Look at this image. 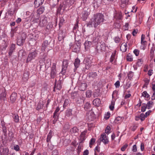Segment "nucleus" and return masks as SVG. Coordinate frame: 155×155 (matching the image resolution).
<instances>
[{
    "instance_id": "obj_9",
    "label": "nucleus",
    "mask_w": 155,
    "mask_h": 155,
    "mask_svg": "<svg viewBox=\"0 0 155 155\" xmlns=\"http://www.w3.org/2000/svg\"><path fill=\"white\" fill-rule=\"evenodd\" d=\"M84 98L82 96H79L76 99V103L78 106H80L84 103Z\"/></svg>"
},
{
    "instance_id": "obj_31",
    "label": "nucleus",
    "mask_w": 155,
    "mask_h": 155,
    "mask_svg": "<svg viewBox=\"0 0 155 155\" xmlns=\"http://www.w3.org/2000/svg\"><path fill=\"white\" fill-rule=\"evenodd\" d=\"M72 110L71 109H67L65 112V115L67 117H70L72 115Z\"/></svg>"
},
{
    "instance_id": "obj_33",
    "label": "nucleus",
    "mask_w": 155,
    "mask_h": 155,
    "mask_svg": "<svg viewBox=\"0 0 155 155\" xmlns=\"http://www.w3.org/2000/svg\"><path fill=\"white\" fill-rule=\"evenodd\" d=\"M1 149L3 150L2 152H1V153H0L1 154H3L4 155H8L9 152V150L8 148L4 149L2 147Z\"/></svg>"
},
{
    "instance_id": "obj_44",
    "label": "nucleus",
    "mask_w": 155,
    "mask_h": 155,
    "mask_svg": "<svg viewBox=\"0 0 155 155\" xmlns=\"http://www.w3.org/2000/svg\"><path fill=\"white\" fill-rule=\"evenodd\" d=\"M122 118L123 117H117L115 120L116 122L119 123L123 119Z\"/></svg>"
},
{
    "instance_id": "obj_37",
    "label": "nucleus",
    "mask_w": 155,
    "mask_h": 155,
    "mask_svg": "<svg viewBox=\"0 0 155 155\" xmlns=\"http://www.w3.org/2000/svg\"><path fill=\"white\" fill-rule=\"evenodd\" d=\"M64 21V20L63 17H61L60 18V21L59 23V28H60L63 25Z\"/></svg>"
},
{
    "instance_id": "obj_6",
    "label": "nucleus",
    "mask_w": 155,
    "mask_h": 155,
    "mask_svg": "<svg viewBox=\"0 0 155 155\" xmlns=\"http://www.w3.org/2000/svg\"><path fill=\"white\" fill-rule=\"evenodd\" d=\"M57 71L56 70V65L55 63H53L51 68L50 73V77L52 78H54L56 76Z\"/></svg>"
},
{
    "instance_id": "obj_2",
    "label": "nucleus",
    "mask_w": 155,
    "mask_h": 155,
    "mask_svg": "<svg viewBox=\"0 0 155 155\" xmlns=\"http://www.w3.org/2000/svg\"><path fill=\"white\" fill-rule=\"evenodd\" d=\"M107 47L106 46L105 43L104 42L101 41L98 43L96 46V51L97 53H99L100 51H105L106 50V48Z\"/></svg>"
},
{
    "instance_id": "obj_28",
    "label": "nucleus",
    "mask_w": 155,
    "mask_h": 155,
    "mask_svg": "<svg viewBox=\"0 0 155 155\" xmlns=\"http://www.w3.org/2000/svg\"><path fill=\"white\" fill-rule=\"evenodd\" d=\"M80 61L78 58H76L74 63V66L76 68H78L80 65Z\"/></svg>"
},
{
    "instance_id": "obj_63",
    "label": "nucleus",
    "mask_w": 155,
    "mask_h": 155,
    "mask_svg": "<svg viewBox=\"0 0 155 155\" xmlns=\"http://www.w3.org/2000/svg\"><path fill=\"white\" fill-rule=\"evenodd\" d=\"M138 32L137 29H134L132 32V35L133 36H135Z\"/></svg>"
},
{
    "instance_id": "obj_39",
    "label": "nucleus",
    "mask_w": 155,
    "mask_h": 155,
    "mask_svg": "<svg viewBox=\"0 0 155 155\" xmlns=\"http://www.w3.org/2000/svg\"><path fill=\"white\" fill-rule=\"evenodd\" d=\"M2 132L3 133L4 135L5 136V139L7 137V128L6 127H2Z\"/></svg>"
},
{
    "instance_id": "obj_61",
    "label": "nucleus",
    "mask_w": 155,
    "mask_h": 155,
    "mask_svg": "<svg viewBox=\"0 0 155 155\" xmlns=\"http://www.w3.org/2000/svg\"><path fill=\"white\" fill-rule=\"evenodd\" d=\"M59 114H53V118L54 119H58L59 118Z\"/></svg>"
},
{
    "instance_id": "obj_58",
    "label": "nucleus",
    "mask_w": 155,
    "mask_h": 155,
    "mask_svg": "<svg viewBox=\"0 0 155 155\" xmlns=\"http://www.w3.org/2000/svg\"><path fill=\"white\" fill-rule=\"evenodd\" d=\"M58 153L57 150H54L52 153V155H58Z\"/></svg>"
},
{
    "instance_id": "obj_55",
    "label": "nucleus",
    "mask_w": 155,
    "mask_h": 155,
    "mask_svg": "<svg viewBox=\"0 0 155 155\" xmlns=\"http://www.w3.org/2000/svg\"><path fill=\"white\" fill-rule=\"evenodd\" d=\"M110 130V128L109 126H107L105 130V132L106 134H108L109 133V132Z\"/></svg>"
},
{
    "instance_id": "obj_17",
    "label": "nucleus",
    "mask_w": 155,
    "mask_h": 155,
    "mask_svg": "<svg viewBox=\"0 0 155 155\" xmlns=\"http://www.w3.org/2000/svg\"><path fill=\"white\" fill-rule=\"evenodd\" d=\"M47 21L46 18H44L40 19L39 23L41 27L44 26L46 25Z\"/></svg>"
},
{
    "instance_id": "obj_16",
    "label": "nucleus",
    "mask_w": 155,
    "mask_h": 155,
    "mask_svg": "<svg viewBox=\"0 0 155 155\" xmlns=\"http://www.w3.org/2000/svg\"><path fill=\"white\" fill-rule=\"evenodd\" d=\"M87 132V131L85 130L81 133L79 138L80 140L81 141L80 142V143H83V141L85 140V135Z\"/></svg>"
},
{
    "instance_id": "obj_27",
    "label": "nucleus",
    "mask_w": 155,
    "mask_h": 155,
    "mask_svg": "<svg viewBox=\"0 0 155 155\" xmlns=\"http://www.w3.org/2000/svg\"><path fill=\"white\" fill-rule=\"evenodd\" d=\"M29 73L28 72H25L23 74V76L22 78L23 80L24 81H26L28 79Z\"/></svg>"
},
{
    "instance_id": "obj_4",
    "label": "nucleus",
    "mask_w": 155,
    "mask_h": 155,
    "mask_svg": "<svg viewBox=\"0 0 155 155\" xmlns=\"http://www.w3.org/2000/svg\"><path fill=\"white\" fill-rule=\"evenodd\" d=\"M37 52L36 50L29 53L27 57L26 63H28L31 61L32 60L34 59L37 56Z\"/></svg>"
},
{
    "instance_id": "obj_3",
    "label": "nucleus",
    "mask_w": 155,
    "mask_h": 155,
    "mask_svg": "<svg viewBox=\"0 0 155 155\" xmlns=\"http://www.w3.org/2000/svg\"><path fill=\"white\" fill-rule=\"evenodd\" d=\"M26 38V35L24 33H22L21 36L18 38L17 43L18 45L21 46L25 42V40Z\"/></svg>"
},
{
    "instance_id": "obj_42",
    "label": "nucleus",
    "mask_w": 155,
    "mask_h": 155,
    "mask_svg": "<svg viewBox=\"0 0 155 155\" xmlns=\"http://www.w3.org/2000/svg\"><path fill=\"white\" fill-rule=\"evenodd\" d=\"M114 102L113 101H112L111 102V104L109 106V108L111 110H114Z\"/></svg>"
},
{
    "instance_id": "obj_34",
    "label": "nucleus",
    "mask_w": 155,
    "mask_h": 155,
    "mask_svg": "<svg viewBox=\"0 0 155 155\" xmlns=\"http://www.w3.org/2000/svg\"><path fill=\"white\" fill-rule=\"evenodd\" d=\"M78 130L76 127H74L71 129L70 130V132L72 134H75L78 133Z\"/></svg>"
},
{
    "instance_id": "obj_13",
    "label": "nucleus",
    "mask_w": 155,
    "mask_h": 155,
    "mask_svg": "<svg viewBox=\"0 0 155 155\" xmlns=\"http://www.w3.org/2000/svg\"><path fill=\"white\" fill-rule=\"evenodd\" d=\"M49 45V43L48 41L46 40L43 43L42 45V48L41 50L42 51H45L46 48L48 47Z\"/></svg>"
},
{
    "instance_id": "obj_7",
    "label": "nucleus",
    "mask_w": 155,
    "mask_h": 155,
    "mask_svg": "<svg viewBox=\"0 0 155 155\" xmlns=\"http://www.w3.org/2000/svg\"><path fill=\"white\" fill-rule=\"evenodd\" d=\"M90 37L92 38V39L89 41H86L84 44L85 48L86 49H87L90 47L92 44L93 41L96 40L95 38L93 35L91 36Z\"/></svg>"
},
{
    "instance_id": "obj_60",
    "label": "nucleus",
    "mask_w": 155,
    "mask_h": 155,
    "mask_svg": "<svg viewBox=\"0 0 155 155\" xmlns=\"http://www.w3.org/2000/svg\"><path fill=\"white\" fill-rule=\"evenodd\" d=\"M14 149L16 151H18L20 150L19 146L18 145H16L14 146Z\"/></svg>"
},
{
    "instance_id": "obj_1",
    "label": "nucleus",
    "mask_w": 155,
    "mask_h": 155,
    "mask_svg": "<svg viewBox=\"0 0 155 155\" xmlns=\"http://www.w3.org/2000/svg\"><path fill=\"white\" fill-rule=\"evenodd\" d=\"M104 16L101 13H98L95 14L93 19L90 20L87 23V26L89 28L94 27L96 28L98 25L103 22Z\"/></svg>"
},
{
    "instance_id": "obj_24",
    "label": "nucleus",
    "mask_w": 155,
    "mask_h": 155,
    "mask_svg": "<svg viewBox=\"0 0 155 155\" xmlns=\"http://www.w3.org/2000/svg\"><path fill=\"white\" fill-rule=\"evenodd\" d=\"M108 32L107 31H104L103 35L101 37L104 40H107L108 37Z\"/></svg>"
},
{
    "instance_id": "obj_25",
    "label": "nucleus",
    "mask_w": 155,
    "mask_h": 155,
    "mask_svg": "<svg viewBox=\"0 0 155 155\" xmlns=\"http://www.w3.org/2000/svg\"><path fill=\"white\" fill-rule=\"evenodd\" d=\"M15 44H12L11 45L10 47L9 51L8 52L9 55L11 56L15 49Z\"/></svg>"
},
{
    "instance_id": "obj_40",
    "label": "nucleus",
    "mask_w": 155,
    "mask_h": 155,
    "mask_svg": "<svg viewBox=\"0 0 155 155\" xmlns=\"http://www.w3.org/2000/svg\"><path fill=\"white\" fill-rule=\"evenodd\" d=\"M90 103L87 102L84 105V108L85 110H87L90 108Z\"/></svg>"
},
{
    "instance_id": "obj_50",
    "label": "nucleus",
    "mask_w": 155,
    "mask_h": 155,
    "mask_svg": "<svg viewBox=\"0 0 155 155\" xmlns=\"http://www.w3.org/2000/svg\"><path fill=\"white\" fill-rule=\"evenodd\" d=\"M155 50V47L153 46L151 48L150 50V53L151 54V56H153V55L154 52Z\"/></svg>"
},
{
    "instance_id": "obj_18",
    "label": "nucleus",
    "mask_w": 155,
    "mask_h": 155,
    "mask_svg": "<svg viewBox=\"0 0 155 155\" xmlns=\"http://www.w3.org/2000/svg\"><path fill=\"white\" fill-rule=\"evenodd\" d=\"M93 103L94 106L98 107L101 106V101L99 99L97 98L93 101Z\"/></svg>"
},
{
    "instance_id": "obj_14",
    "label": "nucleus",
    "mask_w": 155,
    "mask_h": 155,
    "mask_svg": "<svg viewBox=\"0 0 155 155\" xmlns=\"http://www.w3.org/2000/svg\"><path fill=\"white\" fill-rule=\"evenodd\" d=\"M17 97V94L15 92H13L10 97V101L12 103H14L15 102Z\"/></svg>"
},
{
    "instance_id": "obj_36",
    "label": "nucleus",
    "mask_w": 155,
    "mask_h": 155,
    "mask_svg": "<svg viewBox=\"0 0 155 155\" xmlns=\"http://www.w3.org/2000/svg\"><path fill=\"white\" fill-rule=\"evenodd\" d=\"M74 51L76 52H78L79 51L80 48L79 46L77 45H74L73 46Z\"/></svg>"
},
{
    "instance_id": "obj_30",
    "label": "nucleus",
    "mask_w": 155,
    "mask_h": 155,
    "mask_svg": "<svg viewBox=\"0 0 155 155\" xmlns=\"http://www.w3.org/2000/svg\"><path fill=\"white\" fill-rule=\"evenodd\" d=\"M64 11V8L62 5H60L57 10V13L62 14Z\"/></svg>"
},
{
    "instance_id": "obj_20",
    "label": "nucleus",
    "mask_w": 155,
    "mask_h": 155,
    "mask_svg": "<svg viewBox=\"0 0 155 155\" xmlns=\"http://www.w3.org/2000/svg\"><path fill=\"white\" fill-rule=\"evenodd\" d=\"M8 137L9 141H11L14 137V134L12 130H8Z\"/></svg>"
},
{
    "instance_id": "obj_26",
    "label": "nucleus",
    "mask_w": 155,
    "mask_h": 155,
    "mask_svg": "<svg viewBox=\"0 0 155 155\" xmlns=\"http://www.w3.org/2000/svg\"><path fill=\"white\" fill-rule=\"evenodd\" d=\"M52 131L51 130H50L47 136L46 141L48 143V145L49 142L50 141V140L52 137Z\"/></svg>"
},
{
    "instance_id": "obj_56",
    "label": "nucleus",
    "mask_w": 155,
    "mask_h": 155,
    "mask_svg": "<svg viewBox=\"0 0 155 155\" xmlns=\"http://www.w3.org/2000/svg\"><path fill=\"white\" fill-rule=\"evenodd\" d=\"M139 50L135 49L134 51V53L136 56H138L139 54Z\"/></svg>"
},
{
    "instance_id": "obj_12",
    "label": "nucleus",
    "mask_w": 155,
    "mask_h": 155,
    "mask_svg": "<svg viewBox=\"0 0 155 155\" xmlns=\"http://www.w3.org/2000/svg\"><path fill=\"white\" fill-rule=\"evenodd\" d=\"M122 17V13L120 12L116 11L114 14V18L116 20H120Z\"/></svg>"
},
{
    "instance_id": "obj_43",
    "label": "nucleus",
    "mask_w": 155,
    "mask_h": 155,
    "mask_svg": "<svg viewBox=\"0 0 155 155\" xmlns=\"http://www.w3.org/2000/svg\"><path fill=\"white\" fill-rule=\"evenodd\" d=\"M153 102L152 101H148L147 104H145L146 106H147V108L149 109H150L152 107V105H153Z\"/></svg>"
},
{
    "instance_id": "obj_59",
    "label": "nucleus",
    "mask_w": 155,
    "mask_h": 155,
    "mask_svg": "<svg viewBox=\"0 0 155 155\" xmlns=\"http://www.w3.org/2000/svg\"><path fill=\"white\" fill-rule=\"evenodd\" d=\"M64 37V36L58 35V38L59 41H60L63 40Z\"/></svg>"
},
{
    "instance_id": "obj_62",
    "label": "nucleus",
    "mask_w": 155,
    "mask_h": 155,
    "mask_svg": "<svg viewBox=\"0 0 155 155\" xmlns=\"http://www.w3.org/2000/svg\"><path fill=\"white\" fill-rule=\"evenodd\" d=\"M120 82L119 81H117L114 84L116 87H119L120 85Z\"/></svg>"
},
{
    "instance_id": "obj_53",
    "label": "nucleus",
    "mask_w": 155,
    "mask_h": 155,
    "mask_svg": "<svg viewBox=\"0 0 155 155\" xmlns=\"http://www.w3.org/2000/svg\"><path fill=\"white\" fill-rule=\"evenodd\" d=\"M143 63V60L140 59H139L138 60V61L137 62V64L138 66H140Z\"/></svg>"
},
{
    "instance_id": "obj_23",
    "label": "nucleus",
    "mask_w": 155,
    "mask_h": 155,
    "mask_svg": "<svg viewBox=\"0 0 155 155\" xmlns=\"http://www.w3.org/2000/svg\"><path fill=\"white\" fill-rule=\"evenodd\" d=\"M87 87V84L86 83H82L79 87V89L80 91H84Z\"/></svg>"
},
{
    "instance_id": "obj_52",
    "label": "nucleus",
    "mask_w": 155,
    "mask_h": 155,
    "mask_svg": "<svg viewBox=\"0 0 155 155\" xmlns=\"http://www.w3.org/2000/svg\"><path fill=\"white\" fill-rule=\"evenodd\" d=\"M95 140L94 138H92L91 139V140L90 142V143H89L90 146L91 147V145L93 144L95 142Z\"/></svg>"
},
{
    "instance_id": "obj_29",
    "label": "nucleus",
    "mask_w": 155,
    "mask_h": 155,
    "mask_svg": "<svg viewBox=\"0 0 155 155\" xmlns=\"http://www.w3.org/2000/svg\"><path fill=\"white\" fill-rule=\"evenodd\" d=\"M101 2L102 0H94V6L99 7L101 5Z\"/></svg>"
},
{
    "instance_id": "obj_10",
    "label": "nucleus",
    "mask_w": 155,
    "mask_h": 155,
    "mask_svg": "<svg viewBox=\"0 0 155 155\" xmlns=\"http://www.w3.org/2000/svg\"><path fill=\"white\" fill-rule=\"evenodd\" d=\"M89 10L87 8H84L82 13V18L84 20H86L89 14Z\"/></svg>"
},
{
    "instance_id": "obj_48",
    "label": "nucleus",
    "mask_w": 155,
    "mask_h": 155,
    "mask_svg": "<svg viewBox=\"0 0 155 155\" xmlns=\"http://www.w3.org/2000/svg\"><path fill=\"white\" fill-rule=\"evenodd\" d=\"M144 104V105L142 106L141 107V111L143 112H144V111H145L146 110V109H147V106H146L145 105V104Z\"/></svg>"
},
{
    "instance_id": "obj_57",
    "label": "nucleus",
    "mask_w": 155,
    "mask_h": 155,
    "mask_svg": "<svg viewBox=\"0 0 155 155\" xmlns=\"http://www.w3.org/2000/svg\"><path fill=\"white\" fill-rule=\"evenodd\" d=\"M110 113L107 112L106 114H105L104 118L107 120L110 117Z\"/></svg>"
},
{
    "instance_id": "obj_41",
    "label": "nucleus",
    "mask_w": 155,
    "mask_h": 155,
    "mask_svg": "<svg viewBox=\"0 0 155 155\" xmlns=\"http://www.w3.org/2000/svg\"><path fill=\"white\" fill-rule=\"evenodd\" d=\"M14 121L16 123H18L19 121V116L17 114L14 115Z\"/></svg>"
},
{
    "instance_id": "obj_22",
    "label": "nucleus",
    "mask_w": 155,
    "mask_h": 155,
    "mask_svg": "<svg viewBox=\"0 0 155 155\" xmlns=\"http://www.w3.org/2000/svg\"><path fill=\"white\" fill-rule=\"evenodd\" d=\"M127 49V47L126 43H123L120 47V50L123 52H125L126 51Z\"/></svg>"
},
{
    "instance_id": "obj_38",
    "label": "nucleus",
    "mask_w": 155,
    "mask_h": 155,
    "mask_svg": "<svg viewBox=\"0 0 155 155\" xmlns=\"http://www.w3.org/2000/svg\"><path fill=\"white\" fill-rule=\"evenodd\" d=\"M43 104V103L40 102L37 105L36 109L37 110H39L40 109L42 108Z\"/></svg>"
},
{
    "instance_id": "obj_21",
    "label": "nucleus",
    "mask_w": 155,
    "mask_h": 155,
    "mask_svg": "<svg viewBox=\"0 0 155 155\" xmlns=\"http://www.w3.org/2000/svg\"><path fill=\"white\" fill-rule=\"evenodd\" d=\"M0 95L3 98H4L6 97V93L5 88L3 87L0 90Z\"/></svg>"
},
{
    "instance_id": "obj_49",
    "label": "nucleus",
    "mask_w": 155,
    "mask_h": 155,
    "mask_svg": "<svg viewBox=\"0 0 155 155\" xmlns=\"http://www.w3.org/2000/svg\"><path fill=\"white\" fill-rule=\"evenodd\" d=\"M127 61H133V58L131 55L128 54L127 56Z\"/></svg>"
},
{
    "instance_id": "obj_45",
    "label": "nucleus",
    "mask_w": 155,
    "mask_h": 155,
    "mask_svg": "<svg viewBox=\"0 0 155 155\" xmlns=\"http://www.w3.org/2000/svg\"><path fill=\"white\" fill-rule=\"evenodd\" d=\"M142 96L147 98H148L150 97L149 95L147 93L146 91H144L142 93Z\"/></svg>"
},
{
    "instance_id": "obj_15",
    "label": "nucleus",
    "mask_w": 155,
    "mask_h": 155,
    "mask_svg": "<svg viewBox=\"0 0 155 155\" xmlns=\"http://www.w3.org/2000/svg\"><path fill=\"white\" fill-rule=\"evenodd\" d=\"M97 75L96 72H91L87 74V76L89 78L94 79L97 78Z\"/></svg>"
},
{
    "instance_id": "obj_8",
    "label": "nucleus",
    "mask_w": 155,
    "mask_h": 155,
    "mask_svg": "<svg viewBox=\"0 0 155 155\" xmlns=\"http://www.w3.org/2000/svg\"><path fill=\"white\" fill-rule=\"evenodd\" d=\"M68 61L67 60H64L63 61L62 65V69L61 71V74L63 75H64L66 72V70L68 66Z\"/></svg>"
},
{
    "instance_id": "obj_54",
    "label": "nucleus",
    "mask_w": 155,
    "mask_h": 155,
    "mask_svg": "<svg viewBox=\"0 0 155 155\" xmlns=\"http://www.w3.org/2000/svg\"><path fill=\"white\" fill-rule=\"evenodd\" d=\"M133 76V72L132 71H130L129 72L128 75V78L129 79H131Z\"/></svg>"
},
{
    "instance_id": "obj_46",
    "label": "nucleus",
    "mask_w": 155,
    "mask_h": 155,
    "mask_svg": "<svg viewBox=\"0 0 155 155\" xmlns=\"http://www.w3.org/2000/svg\"><path fill=\"white\" fill-rule=\"evenodd\" d=\"M92 91H87L86 93V96L87 97H90L91 95Z\"/></svg>"
},
{
    "instance_id": "obj_5",
    "label": "nucleus",
    "mask_w": 155,
    "mask_h": 155,
    "mask_svg": "<svg viewBox=\"0 0 155 155\" xmlns=\"http://www.w3.org/2000/svg\"><path fill=\"white\" fill-rule=\"evenodd\" d=\"M101 141H102L104 144H106L108 142V139L106 135L105 134H101L100 140H97L98 145H100Z\"/></svg>"
},
{
    "instance_id": "obj_64",
    "label": "nucleus",
    "mask_w": 155,
    "mask_h": 155,
    "mask_svg": "<svg viewBox=\"0 0 155 155\" xmlns=\"http://www.w3.org/2000/svg\"><path fill=\"white\" fill-rule=\"evenodd\" d=\"M137 10V8L135 6H133L132 7V10L131 12H136Z\"/></svg>"
},
{
    "instance_id": "obj_32",
    "label": "nucleus",
    "mask_w": 155,
    "mask_h": 155,
    "mask_svg": "<svg viewBox=\"0 0 155 155\" xmlns=\"http://www.w3.org/2000/svg\"><path fill=\"white\" fill-rule=\"evenodd\" d=\"M45 10L44 7H41L37 10V13L39 15L41 14L44 12Z\"/></svg>"
},
{
    "instance_id": "obj_47",
    "label": "nucleus",
    "mask_w": 155,
    "mask_h": 155,
    "mask_svg": "<svg viewBox=\"0 0 155 155\" xmlns=\"http://www.w3.org/2000/svg\"><path fill=\"white\" fill-rule=\"evenodd\" d=\"M140 119L141 121L144 120L145 119V118L147 117H145V115L143 113H141L140 115Z\"/></svg>"
},
{
    "instance_id": "obj_35",
    "label": "nucleus",
    "mask_w": 155,
    "mask_h": 155,
    "mask_svg": "<svg viewBox=\"0 0 155 155\" xmlns=\"http://www.w3.org/2000/svg\"><path fill=\"white\" fill-rule=\"evenodd\" d=\"M26 54V52L23 49L20 50L18 53L19 56H25Z\"/></svg>"
},
{
    "instance_id": "obj_51",
    "label": "nucleus",
    "mask_w": 155,
    "mask_h": 155,
    "mask_svg": "<svg viewBox=\"0 0 155 155\" xmlns=\"http://www.w3.org/2000/svg\"><path fill=\"white\" fill-rule=\"evenodd\" d=\"M115 55L116 54L115 53H114V54H112V55L111 56L110 59V61L111 62H112L114 61V59H115Z\"/></svg>"
},
{
    "instance_id": "obj_11",
    "label": "nucleus",
    "mask_w": 155,
    "mask_h": 155,
    "mask_svg": "<svg viewBox=\"0 0 155 155\" xmlns=\"http://www.w3.org/2000/svg\"><path fill=\"white\" fill-rule=\"evenodd\" d=\"M62 82L60 80L58 81L56 84H55L54 87V91H55L56 89L58 90H60L62 88Z\"/></svg>"
},
{
    "instance_id": "obj_19",
    "label": "nucleus",
    "mask_w": 155,
    "mask_h": 155,
    "mask_svg": "<svg viewBox=\"0 0 155 155\" xmlns=\"http://www.w3.org/2000/svg\"><path fill=\"white\" fill-rule=\"evenodd\" d=\"M44 0H35L34 1L35 7H38L43 3Z\"/></svg>"
}]
</instances>
